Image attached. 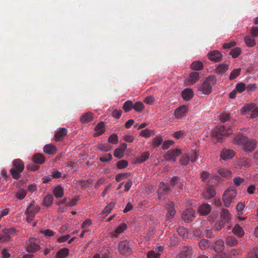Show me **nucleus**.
<instances>
[{"instance_id":"obj_56","label":"nucleus","mask_w":258,"mask_h":258,"mask_svg":"<svg viewBox=\"0 0 258 258\" xmlns=\"http://www.w3.org/2000/svg\"><path fill=\"white\" fill-rule=\"evenodd\" d=\"M98 149L103 152H108L110 151L112 149V147L110 145H104L103 144H100L98 146Z\"/></svg>"},{"instance_id":"obj_58","label":"nucleus","mask_w":258,"mask_h":258,"mask_svg":"<svg viewBox=\"0 0 258 258\" xmlns=\"http://www.w3.org/2000/svg\"><path fill=\"white\" fill-rule=\"evenodd\" d=\"M160 254L158 252H156L154 250L150 251L148 252L147 257L148 258H160Z\"/></svg>"},{"instance_id":"obj_1","label":"nucleus","mask_w":258,"mask_h":258,"mask_svg":"<svg viewBox=\"0 0 258 258\" xmlns=\"http://www.w3.org/2000/svg\"><path fill=\"white\" fill-rule=\"evenodd\" d=\"M233 143L242 147L244 151L251 152L256 148L257 141L247 138L242 134L237 135L233 140Z\"/></svg>"},{"instance_id":"obj_62","label":"nucleus","mask_w":258,"mask_h":258,"mask_svg":"<svg viewBox=\"0 0 258 258\" xmlns=\"http://www.w3.org/2000/svg\"><path fill=\"white\" fill-rule=\"evenodd\" d=\"M151 131L148 128H146L144 130H142L140 135L141 136L144 137L146 138H149L151 136Z\"/></svg>"},{"instance_id":"obj_42","label":"nucleus","mask_w":258,"mask_h":258,"mask_svg":"<svg viewBox=\"0 0 258 258\" xmlns=\"http://www.w3.org/2000/svg\"><path fill=\"white\" fill-rule=\"evenodd\" d=\"M241 69H236L233 70L230 74L229 79L230 80H234L240 75Z\"/></svg>"},{"instance_id":"obj_29","label":"nucleus","mask_w":258,"mask_h":258,"mask_svg":"<svg viewBox=\"0 0 258 258\" xmlns=\"http://www.w3.org/2000/svg\"><path fill=\"white\" fill-rule=\"evenodd\" d=\"M69 254V249L68 248H61L57 252L56 258H66Z\"/></svg>"},{"instance_id":"obj_32","label":"nucleus","mask_w":258,"mask_h":258,"mask_svg":"<svg viewBox=\"0 0 258 258\" xmlns=\"http://www.w3.org/2000/svg\"><path fill=\"white\" fill-rule=\"evenodd\" d=\"M149 155L150 154L148 152L143 153L140 156L136 158V163H141L145 162L149 158Z\"/></svg>"},{"instance_id":"obj_24","label":"nucleus","mask_w":258,"mask_h":258,"mask_svg":"<svg viewBox=\"0 0 258 258\" xmlns=\"http://www.w3.org/2000/svg\"><path fill=\"white\" fill-rule=\"evenodd\" d=\"M127 226L125 223H121L117 228L112 233V235L114 237H117L121 233L126 229Z\"/></svg>"},{"instance_id":"obj_61","label":"nucleus","mask_w":258,"mask_h":258,"mask_svg":"<svg viewBox=\"0 0 258 258\" xmlns=\"http://www.w3.org/2000/svg\"><path fill=\"white\" fill-rule=\"evenodd\" d=\"M112 159V156L111 154H108L105 156L100 157L99 160L100 161L105 162L109 161H111Z\"/></svg>"},{"instance_id":"obj_22","label":"nucleus","mask_w":258,"mask_h":258,"mask_svg":"<svg viewBox=\"0 0 258 258\" xmlns=\"http://www.w3.org/2000/svg\"><path fill=\"white\" fill-rule=\"evenodd\" d=\"M33 161L36 164H42L45 161V157L42 154L36 153L33 155Z\"/></svg>"},{"instance_id":"obj_63","label":"nucleus","mask_w":258,"mask_h":258,"mask_svg":"<svg viewBox=\"0 0 258 258\" xmlns=\"http://www.w3.org/2000/svg\"><path fill=\"white\" fill-rule=\"evenodd\" d=\"M61 175L62 173L57 170H53L51 172V176L53 178H59Z\"/></svg>"},{"instance_id":"obj_33","label":"nucleus","mask_w":258,"mask_h":258,"mask_svg":"<svg viewBox=\"0 0 258 258\" xmlns=\"http://www.w3.org/2000/svg\"><path fill=\"white\" fill-rule=\"evenodd\" d=\"M255 107V104L254 103H249L245 104L242 108L241 111L242 114H245L247 112L252 111Z\"/></svg>"},{"instance_id":"obj_34","label":"nucleus","mask_w":258,"mask_h":258,"mask_svg":"<svg viewBox=\"0 0 258 258\" xmlns=\"http://www.w3.org/2000/svg\"><path fill=\"white\" fill-rule=\"evenodd\" d=\"M53 197L51 195H46L43 200V204L45 207H49L53 203Z\"/></svg>"},{"instance_id":"obj_10","label":"nucleus","mask_w":258,"mask_h":258,"mask_svg":"<svg viewBox=\"0 0 258 258\" xmlns=\"http://www.w3.org/2000/svg\"><path fill=\"white\" fill-rule=\"evenodd\" d=\"M180 154L181 151L179 149H171L165 154L164 158L167 161H175L176 157L179 156Z\"/></svg>"},{"instance_id":"obj_40","label":"nucleus","mask_w":258,"mask_h":258,"mask_svg":"<svg viewBox=\"0 0 258 258\" xmlns=\"http://www.w3.org/2000/svg\"><path fill=\"white\" fill-rule=\"evenodd\" d=\"M241 53V49L240 47H235L231 50L230 52V55L232 56L233 58H236L238 57Z\"/></svg>"},{"instance_id":"obj_4","label":"nucleus","mask_w":258,"mask_h":258,"mask_svg":"<svg viewBox=\"0 0 258 258\" xmlns=\"http://www.w3.org/2000/svg\"><path fill=\"white\" fill-rule=\"evenodd\" d=\"M196 255L195 249L191 246L185 245L179 248L175 258H193Z\"/></svg>"},{"instance_id":"obj_14","label":"nucleus","mask_w":258,"mask_h":258,"mask_svg":"<svg viewBox=\"0 0 258 258\" xmlns=\"http://www.w3.org/2000/svg\"><path fill=\"white\" fill-rule=\"evenodd\" d=\"M234 155L235 153L233 151L230 149H224L221 152L220 156L222 159L226 160L232 158Z\"/></svg>"},{"instance_id":"obj_59","label":"nucleus","mask_w":258,"mask_h":258,"mask_svg":"<svg viewBox=\"0 0 258 258\" xmlns=\"http://www.w3.org/2000/svg\"><path fill=\"white\" fill-rule=\"evenodd\" d=\"M174 144V142L171 140H167L163 142L162 148L163 150L167 149L169 148L172 145Z\"/></svg>"},{"instance_id":"obj_64","label":"nucleus","mask_w":258,"mask_h":258,"mask_svg":"<svg viewBox=\"0 0 258 258\" xmlns=\"http://www.w3.org/2000/svg\"><path fill=\"white\" fill-rule=\"evenodd\" d=\"M243 181V178L239 176L235 177L233 179V182L236 186H239Z\"/></svg>"},{"instance_id":"obj_37","label":"nucleus","mask_w":258,"mask_h":258,"mask_svg":"<svg viewBox=\"0 0 258 258\" xmlns=\"http://www.w3.org/2000/svg\"><path fill=\"white\" fill-rule=\"evenodd\" d=\"M199 79V73L197 72H194L189 74L188 81L192 84H194L198 81Z\"/></svg>"},{"instance_id":"obj_47","label":"nucleus","mask_w":258,"mask_h":258,"mask_svg":"<svg viewBox=\"0 0 258 258\" xmlns=\"http://www.w3.org/2000/svg\"><path fill=\"white\" fill-rule=\"evenodd\" d=\"M27 195V191L24 189H21L16 194V197L19 200H23Z\"/></svg>"},{"instance_id":"obj_19","label":"nucleus","mask_w":258,"mask_h":258,"mask_svg":"<svg viewBox=\"0 0 258 258\" xmlns=\"http://www.w3.org/2000/svg\"><path fill=\"white\" fill-rule=\"evenodd\" d=\"M33 206V203H31L29 205V206L27 207L25 211L26 214H31L33 216H35V214L39 211V207L36 206L34 208H32Z\"/></svg>"},{"instance_id":"obj_15","label":"nucleus","mask_w":258,"mask_h":258,"mask_svg":"<svg viewBox=\"0 0 258 258\" xmlns=\"http://www.w3.org/2000/svg\"><path fill=\"white\" fill-rule=\"evenodd\" d=\"M170 188L167 184H165L164 182H160L158 189V194L159 196L164 195L167 194Z\"/></svg>"},{"instance_id":"obj_6","label":"nucleus","mask_w":258,"mask_h":258,"mask_svg":"<svg viewBox=\"0 0 258 258\" xmlns=\"http://www.w3.org/2000/svg\"><path fill=\"white\" fill-rule=\"evenodd\" d=\"M237 196V190L234 187H231L227 189L224 192L222 196V200L224 206L226 207H229L233 199Z\"/></svg>"},{"instance_id":"obj_2","label":"nucleus","mask_w":258,"mask_h":258,"mask_svg":"<svg viewBox=\"0 0 258 258\" xmlns=\"http://www.w3.org/2000/svg\"><path fill=\"white\" fill-rule=\"evenodd\" d=\"M216 81L217 79L215 76H209L200 86L199 90L203 94L208 95L211 93L212 87Z\"/></svg>"},{"instance_id":"obj_30","label":"nucleus","mask_w":258,"mask_h":258,"mask_svg":"<svg viewBox=\"0 0 258 258\" xmlns=\"http://www.w3.org/2000/svg\"><path fill=\"white\" fill-rule=\"evenodd\" d=\"M53 194L56 198H61L63 196V189L60 186H57L54 188Z\"/></svg>"},{"instance_id":"obj_44","label":"nucleus","mask_w":258,"mask_h":258,"mask_svg":"<svg viewBox=\"0 0 258 258\" xmlns=\"http://www.w3.org/2000/svg\"><path fill=\"white\" fill-rule=\"evenodd\" d=\"M216 194L215 191L211 187H208L206 189V192L205 194V197L207 199H211L213 198Z\"/></svg>"},{"instance_id":"obj_7","label":"nucleus","mask_w":258,"mask_h":258,"mask_svg":"<svg viewBox=\"0 0 258 258\" xmlns=\"http://www.w3.org/2000/svg\"><path fill=\"white\" fill-rule=\"evenodd\" d=\"M118 249L119 253L125 256H128L132 253L129 242L127 240L120 241L118 244Z\"/></svg>"},{"instance_id":"obj_28","label":"nucleus","mask_w":258,"mask_h":258,"mask_svg":"<svg viewBox=\"0 0 258 258\" xmlns=\"http://www.w3.org/2000/svg\"><path fill=\"white\" fill-rule=\"evenodd\" d=\"M93 114L91 112H87L83 114L80 117V121L82 123H86L93 119Z\"/></svg>"},{"instance_id":"obj_21","label":"nucleus","mask_w":258,"mask_h":258,"mask_svg":"<svg viewBox=\"0 0 258 258\" xmlns=\"http://www.w3.org/2000/svg\"><path fill=\"white\" fill-rule=\"evenodd\" d=\"M231 215L229 211L226 209L222 210L221 214L220 216V219L223 220L226 223L229 222L231 219Z\"/></svg>"},{"instance_id":"obj_17","label":"nucleus","mask_w":258,"mask_h":258,"mask_svg":"<svg viewBox=\"0 0 258 258\" xmlns=\"http://www.w3.org/2000/svg\"><path fill=\"white\" fill-rule=\"evenodd\" d=\"M57 149L55 146L51 144H47L43 147V151L46 154L53 155L56 153Z\"/></svg>"},{"instance_id":"obj_50","label":"nucleus","mask_w":258,"mask_h":258,"mask_svg":"<svg viewBox=\"0 0 258 258\" xmlns=\"http://www.w3.org/2000/svg\"><path fill=\"white\" fill-rule=\"evenodd\" d=\"M3 233L7 234V235L12 237V236H14L15 235L16 230L15 228H6L3 230Z\"/></svg>"},{"instance_id":"obj_54","label":"nucleus","mask_w":258,"mask_h":258,"mask_svg":"<svg viewBox=\"0 0 258 258\" xmlns=\"http://www.w3.org/2000/svg\"><path fill=\"white\" fill-rule=\"evenodd\" d=\"M109 143L116 144L118 142V137L116 134H113L110 135L108 140Z\"/></svg>"},{"instance_id":"obj_18","label":"nucleus","mask_w":258,"mask_h":258,"mask_svg":"<svg viewBox=\"0 0 258 258\" xmlns=\"http://www.w3.org/2000/svg\"><path fill=\"white\" fill-rule=\"evenodd\" d=\"M182 97L185 100L188 101L190 100L194 96L193 91L191 89H185L182 91Z\"/></svg>"},{"instance_id":"obj_12","label":"nucleus","mask_w":258,"mask_h":258,"mask_svg":"<svg viewBox=\"0 0 258 258\" xmlns=\"http://www.w3.org/2000/svg\"><path fill=\"white\" fill-rule=\"evenodd\" d=\"M187 112V107L186 106L182 105L178 107L175 109L174 114L176 118H180L184 116Z\"/></svg>"},{"instance_id":"obj_25","label":"nucleus","mask_w":258,"mask_h":258,"mask_svg":"<svg viewBox=\"0 0 258 258\" xmlns=\"http://www.w3.org/2000/svg\"><path fill=\"white\" fill-rule=\"evenodd\" d=\"M224 248V242L223 240L220 239L215 242L214 249L215 252L219 253Z\"/></svg>"},{"instance_id":"obj_38","label":"nucleus","mask_w":258,"mask_h":258,"mask_svg":"<svg viewBox=\"0 0 258 258\" xmlns=\"http://www.w3.org/2000/svg\"><path fill=\"white\" fill-rule=\"evenodd\" d=\"M226 243L230 246H234L238 244V240L234 237L229 236L226 238Z\"/></svg>"},{"instance_id":"obj_52","label":"nucleus","mask_w":258,"mask_h":258,"mask_svg":"<svg viewBox=\"0 0 258 258\" xmlns=\"http://www.w3.org/2000/svg\"><path fill=\"white\" fill-rule=\"evenodd\" d=\"M163 142L161 137H157L153 139V146L154 147L160 146Z\"/></svg>"},{"instance_id":"obj_8","label":"nucleus","mask_w":258,"mask_h":258,"mask_svg":"<svg viewBox=\"0 0 258 258\" xmlns=\"http://www.w3.org/2000/svg\"><path fill=\"white\" fill-rule=\"evenodd\" d=\"M38 240L34 238H30L27 243L26 249L30 252H35L40 249Z\"/></svg>"},{"instance_id":"obj_39","label":"nucleus","mask_w":258,"mask_h":258,"mask_svg":"<svg viewBox=\"0 0 258 258\" xmlns=\"http://www.w3.org/2000/svg\"><path fill=\"white\" fill-rule=\"evenodd\" d=\"M123 109L125 112H127L133 108V103L131 100L125 101L123 105Z\"/></svg>"},{"instance_id":"obj_57","label":"nucleus","mask_w":258,"mask_h":258,"mask_svg":"<svg viewBox=\"0 0 258 258\" xmlns=\"http://www.w3.org/2000/svg\"><path fill=\"white\" fill-rule=\"evenodd\" d=\"M11 240V236L7 235L5 233L0 234V242H6Z\"/></svg>"},{"instance_id":"obj_23","label":"nucleus","mask_w":258,"mask_h":258,"mask_svg":"<svg viewBox=\"0 0 258 258\" xmlns=\"http://www.w3.org/2000/svg\"><path fill=\"white\" fill-rule=\"evenodd\" d=\"M232 232L238 237H241L244 234L243 228L238 224H236L232 229Z\"/></svg>"},{"instance_id":"obj_55","label":"nucleus","mask_w":258,"mask_h":258,"mask_svg":"<svg viewBox=\"0 0 258 258\" xmlns=\"http://www.w3.org/2000/svg\"><path fill=\"white\" fill-rule=\"evenodd\" d=\"M128 165V162L125 160H121L117 162L116 166L119 169H122L126 167Z\"/></svg>"},{"instance_id":"obj_48","label":"nucleus","mask_w":258,"mask_h":258,"mask_svg":"<svg viewBox=\"0 0 258 258\" xmlns=\"http://www.w3.org/2000/svg\"><path fill=\"white\" fill-rule=\"evenodd\" d=\"M114 155L115 157L120 159L123 157L124 150L122 148H117L114 150Z\"/></svg>"},{"instance_id":"obj_20","label":"nucleus","mask_w":258,"mask_h":258,"mask_svg":"<svg viewBox=\"0 0 258 258\" xmlns=\"http://www.w3.org/2000/svg\"><path fill=\"white\" fill-rule=\"evenodd\" d=\"M211 210V206L208 204H204L201 205L199 208V212L204 215H208Z\"/></svg>"},{"instance_id":"obj_36","label":"nucleus","mask_w":258,"mask_h":258,"mask_svg":"<svg viewBox=\"0 0 258 258\" xmlns=\"http://www.w3.org/2000/svg\"><path fill=\"white\" fill-rule=\"evenodd\" d=\"M191 69L195 71H200L203 69V64L200 61H194L190 66Z\"/></svg>"},{"instance_id":"obj_9","label":"nucleus","mask_w":258,"mask_h":258,"mask_svg":"<svg viewBox=\"0 0 258 258\" xmlns=\"http://www.w3.org/2000/svg\"><path fill=\"white\" fill-rule=\"evenodd\" d=\"M196 216V212L192 208H188L183 212L182 218L185 222H190L193 221Z\"/></svg>"},{"instance_id":"obj_43","label":"nucleus","mask_w":258,"mask_h":258,"mask_svg":"<svg viewBox=\"0 0 258 258\" xmlns=\"http://www.w3.org/2000/svg\"><path fill=\"white\" fill-rule=\"evenodd\" d=\"M131 175L130 173H121L116 175L115 177V180L117 182H119L122 180L127 178Z\"/></svg>"},{"instance_id":"obj_31","label":"nucleus","mask_w":258,"mask_h":258,"mask_svg":"<svg viewBox=\"0 0 258 258\" xmlns=\"http://www.w3.org/2000/svg\"><path fill=\"white\" fill-rule=\"evenodd\" d=\"M244 42L248 47H252L255 45V41L251 35H247L244 37Z\"/></svg>"},{"instance_id":"obj_11","label":"nucleus","mask_w":258,"mask_h":258,"mask_svg":"<svg viewBox=\"0 0 258 258\" xmlns=\"http://www.w3.org/2000/svg\"><path fill=\"white\" fill-rule=\"evenodd\" d=\"M208 56L211 61L219 62L222 59V55L219 51L213 50L208 53Z\"/></svg>"},{"instance_id":"obj_60","label":"nucleus","mask_w":258,"mask_h":258,"mask_svg":"<svg viewBox=\"0 0 258 258\" xmlns=\"http://www.w3.org/2000/svg\"><path fill=\"white\" fill-rule=\"evenodd\" d=\"M189 155H186L185 156H182L180 160V163L183 165H186L189 162Z\"/></svg>"},{"instance_id":"obj_41","label":"nucleus","mask_w":258,"mask_h":258,"mask_svg":"<svg viewBox=\"0 0 258 258\" xmlns=\"http://www.w3.org/2000/svg\"><path fill=\"white\" fill-rule=\"evenodd\" d=\"M218 173L223 177H224L225 178H228L231 177V172L226 169L224 168H220L218 170Z\"/></svg>"},{"instance_id":"obj_13","label":"nucleus","mask_w":258,"mask_h":258,"mask_svg":"<svg viewBox=\"0 0 258 258\" xmlns=\"http://www.w3.org/2000/svg\"><path fill=\"white\" fill-rule=\"evenodd\" d=\"M167 210L166 216L168 219L172 218L175 214L176 211L174 208V204L172 202H170L166 205Z\"/></svg>"},{"instance_id":"obj_5","label":"nucleus","mask_w":258,"mask_h":258,"mask_svg":"<svg viewBox=\"0 0 258 258\" xmlns=\"http://www.w3.org/2000/svg\"><path fill=\"white\" fill-rule=\"evenodd\" d=\"M13 164L14 167L11 169L10 172L13 178L18 179L21 176V173L24 169V165L20 159L14 160Z\"/></svg>"},{"instance_id":"obj_27","label":"nucleus","mask_w":258,"mask_h":258,"mask_svg":"<svg viewBox=\"0 0 258 258\" xmlns=\"http://www.w3.org/2000/svg\"><path fill=\"white\" fill-rule=\"evenodd\" d=\"M229 68V66L227 64L222 63L218 65L215 69V72L217 74H223L225 73Z\"/></svg>"},{"instance_id":"obj_26","label":"nucleus","mask_w":258,"mask_h":258,"mask_svg":"<svg viewBox=\"0 0 258 258\" xmlns=\"http://www.w3.org/2000/svg\"><path fill=\"white\" fill-rule=\"evenodd\" d=\"M104 123L103 121L98 123L95 127V131L97 132L96 136H100L105 132Z\"/></svg>"},{"instance_id":"obj_45","label":"nucleus","mask_w":258,"mask_h":258,"mask_svg":"<svg viewBox=\"0 0 258 258\" xmlns=\"http://www.w3.org/2000/svg\"><path fill=\"white\" fill-rule=\"evenodd\" d=\"M177 232L178 234L183 237H185L187 236L188 232L186 228L182 226H179L177 229Z\"/></svg>"},{"instance_id":"obj_49","label":"nucleus","mask_w":258,"mask_h":258,"mask_svg":"<svg viewBox=\"0 0 258 258\" xmlns=\"http://www.w3.org/2000/svg\"><path fill=\"white\" fill-rule=\"evenodd\" d=\"M226 223L223 220H221L216 222L214 225V229L215 231H219L221 230L225 225Z\"/></svg>"},{"instance_id":"obj_46","label":"nucleus","mask_w":258,"mask_h":258,"mask_svg":"<svg viewBox=\"0 0 258 258\" xmlns=\"http://www.w3.org/2000/svg\"><path fill=\"white\" fill-rule=\"evenodd\" d=\"M144 108V104L141 102L138 101L135 103V104H133V108L137 111V112H141Z\"/></svg>"},{"instance_id":"obj_16","label":"nucleus","mask_w":258,"mask_h":258,"mask_svg":"<svg viewBox=\"0 0 258 258\" xmlns=\"http://www.w3.org/2000/svg\"><path fill=\"white\" fill-rule=\"evenodd\" d=\"M68 131L66 128H61L54 136V139L57 141H61L67 135Z\"/></svg>"},{"instance_id":"obj_3","label":"nucleus","mask_w":258,"mask_h":258,"mask_svg":"<svg viewBox=\"0 0 258 258\" xmlns=\"http://www.w3.org/2000/svg\"><path fill=\"white\" fill-rule=\"evenodd\" d=\"M232 133L233 131L229 126L221 125L216 127L213 134V136L216 138L217 142H222L223 137L229 136Z\"/></svg>"},{"instance_id":"obj_53","label":"nucleus","mask_w":258,"mask_h":258,"mask_svg":"<svg viewBox=\"0 0 258 258\" xmlns=\"http://www.w3.org/2000/svg\"><path fill=\"white\" fill-rule=\"evenodd\" d=\"M235 89L237 92L241 93L246 89V86L243 83H239L236 84Z\"/></svg>"},{"instance_id":"obj_51","label":"nucleus","mask_w":258,"mask_h":258,"mask_svg":"<svg viewBox=\"0 0 258 258\" xmlns=\"http://www.w3.org/2000/svg\"><path fill=\"white\" fill-rule=\"evenodd\" d=\"M115 205V204L113 202L110 203L108 204L104 209L101 212L100 214H104L106 213H109L113 209Z\"/></svg>"},{"instance_id":"obj_35","label":"nucleus","mask_w":258,"mask_h":258,"mask_svg":"<svg viewBox=\"0 0 258 258\" xmlns=\"http://www.w3.org/2000/svg\"><path fill=\"white\" fill-rule=\"evenodd\" d=\"M199 245L202 250H205L210 247L211 242L208 240L203 239L199 242Z\"/></svg>"}]
</instances>
